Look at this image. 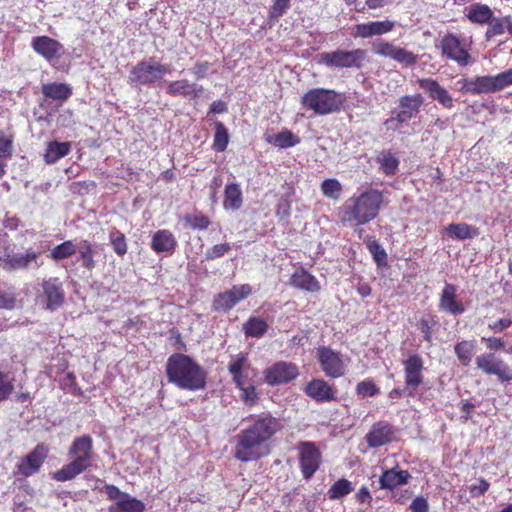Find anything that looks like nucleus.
Instances as JSON below:
<instances>
[{
	"label": "nucleus",
	"instance_id": "1",
	"mask_svg": "<svg viewBox=\"0 0 512 512\" xmlns=\"http://www.w3.org/2000/svg\"><path fill=\"white\" fill-rule=\"evenodd\" d=\"M281 429V422L270 413L251 418V424L235 437L234 457L241 462H250L267 454V442Z\"/></svg>",
	"mask_w": 512,
	"mask_h": 512
},
{
	"label": "nucleus",
	"instance_id": "2",
	"mask_svg": "<svg viewBox=\"0 0 512 512\" xmlns=\"http://www.w3.org/2000/svg\"><path fill=\"white\" fill-rule=\"evenodd\" d=\"M382 203V192L372 188L350 197L339 209L340 222L351 227L367 224L377 217Z\"/></svg>",
	"mask_w": 512,
	"mask_h": 512
},
{
	"label": "nucleus",
	"instance_id": "3",
	"mask_svg": "<svg viewBox=\"0 0 512 512\" xmlns=\"http://www.w3.org/2000/svg\"><path fill=\"white\" fill-rule=\"evenodd\" d=\"M166 372L169 382L180 389L197 391L206 386L207 372L185 354L171 355L167 361Z\"/></svg>",
	"mask_w": 512,
	"mask_h": 512
},
{
	"label": "nucleus",
	"instance_id": "4",
	"mask_svg": "<svg viewBox=\"0 0 512 512\" xmlns=\"http://www.w3.org/2000/svg\"><path fill=\"white\" fill-rule=\"evenodd\" d=\"M68 455L73 458L71 462L56 471L53 479L58 482H65L74 479L86 471L92 465L93 439L90 435L76 437L69 450Z\"/></svg>",
	"mask_w": 512,
	"mask_h": 512
},
{
	"label": "nucleus",
	"instance_id": "5",
	"mask_svg": "<svg viewBox=\"0 0 512 512\" xmlns=\"http://www.w3.org/2000/svg\"><path fill=\"white\" fill-rule=\"evenodd\" d=\"M169 72V65L162 64L151 57L139 61L130 68L127 82L132 87H156L162 83L165 75Z\"/></svg>",
	"mask_w": 512,
	"mask_h": 512
},
{
	"label": "nucleus",
	"instance_id": "6",
	"mask_svg": "<svg viewBox=\"0 0 512 512\" xmlns=\"http://www.w3.org/2000/svg\"><path fill=\"white\" fill-rule=\"evenodd\" d=\"M344 100V96L335 90L313 88L301 97V104L317 115H328L339 111Z\"/></svg>",
	"mask_w": 512,
	"mask_h": 512
},
{
	"label": "nucleus",
	"instance_id": "7",
	"mask_svg": "<svg viewBox=\"0 0 512 512\" xmlns=\"http://www.w3.org/2000/svg\"><path fill=\"white\" fill-rule=\"evenodd\" d=\"M105 493L113 501L108 507V512H144L145 504L137 498L122 492L114 485H106Z\"/></svg>",
	"mask_w": 512,
	"mask_h": 512
},
{
	"label": "nucleus",
	"instance_id": "8",
	"mask_svg": "<svg viewBox=\"0 0 512 512\" xmlns=\"http://www.w3.org/2000/svg\"><path fill=\"white\" fill-rule=\"evenodd\" d=\"M365 57L366 53L361 49L352 51L337 50L334 52L322 53L320 55V62L328 67L360 68Z\"/></svg>",
	"mask_w": 512,
	"mask_h": 512
},
{
	"label": "nucleus",
	"instance_id": "9",
	"mask_svg": "<svg viewBox=\"0 0 512 512\" xmlns=\"http://www.w3.org/2000/svg\"><path fill=\"white\" fill-rule=\"evenodd\" d=\"M403 366L407 396L413 397L423 383L424 361L418 354H413L403 361Z\"/></svg>",
	"mask_w": 512,
	"mask_h": 512
},
{
	"label": "nucleus",
	"instance_id": "10",
	"mask_svg": "<svg viewBox=\"0 0 512 512\" xmlns=\"http://www.w3.org/2000/svg\"><path fill=\"white\" fill-rule=\"evenodd\" d=\"M476 366L487 375H496L502 382L512 381V369L494 354H482L476 358Z\"/></svg>",
	"mask_w": 512,
	"mask_h": 512
},
{
	"label": "nucleus",
	"instance_id": "11",
	"mask_svg": "<svg viewBox=\"0 0 512 512\" xmlns=\"http://www.w3.org/2000/svg\"><path fill=\"white\" fill-rule=\"evenodd\" d=\"M371 49L376 55L391 58L406 66L414 65L417 62V56L414 53L383 40L373 41Z\"/></svg>",
	"mask_w": 512,
	"mask_h": 512
},
{
	"label": "nucleus",
	"instance_id": "12",
	"mask_svg": "<svg viewBox=\"0 0 512 512\" xmlns=\"http://www.w3.org/2000/svg\"><path fill=\"white\" fill-rule=\"evenodd\" d=\"M252 292L248 284L235 285L230 290L219 293L215 296L212 307L215 311H228L232 309L243 299L247 298Z\"/></svg>",
	"mask_w": 512,
	"mask_h": 512
},
{
	"label": "nucleus",
	"instance_id": "13",
	"mask_svg": "<svg viewBox=\"0 0 512 512\" xmlns=\"http://www.w3.org/2000/svg\"><path fill=\"white\" fill-rule=\"evenodd\" d=\"M64 290L62 283L58 278H49L42 283V293L38 295V300L44 304L47 310H56L64 302Z\"/></svg>",
	"mask_w": 512,
	"mask_h": 512
},
{
	"label": "nucleus",
	"instance_id": "14",
	"mask_svg": "<svg viewBox=\"0 0 512 512\" xmlns=\"http://www.w3.org/2000/svg\"><path fill=\"white\" fill-rule=\"evenodd\" d=\"M42 264L41 252L32 249L25 253L8 254L3 261L6 270L38 269Z\"/></svg>",
	"mask_w": 512,
	"mask_h": 512
},
{
	"label": "nucleus",
	"instance_id": "15",
	"mask_svg": "<svg viewBox=\"0 0 512 512\" xmlns=\"http://www.w3.org/2000/svg\"><path fill=\"white\" fill-rule=\"evenodd\" d=\"M299 374L293 363L277 362L264 371L265 382L270 386L281 385L295 379Z\"/></svg>",
	"mask_w": 512,
	"mask_h": 512
},
{
	"label": "nucleus",
	"instance_id": "16",
	"mask_svg": "<svg viewBox=\"0 0 512 512\" xmlns=\"http://www.w3.org/2000/svg\"><path fill=\"white\" fill-rule=\"evenodd\" d=\"M317 358L326 376L339 378L344 375L345 367L339 353L323 346L317 349Z\"/></svg>",
	"mask_w": 512,
	"mask_h": 512
},
{
	"label": "nucleus",
	"instance_id": "17",
	"mask_svg": "<svg viewBox=\"0 0 512 512\" xmlns=\"http://www.w3.org/2000/svg\"><path fill=\"white\" fill-rule=\"evenodd\" d=\"M48 456V447L38 444L28 455L23 457L17 465L18 473L29 477L39 471Z\"/></svg>",
	"mask_w": 512,
	"mask_h": 512
},
{
	"label": "nucleus",
	"instance_id": "18",
	"mask_svg": "<svg viewBox=\"0 0 512 512\" xmlns=\"http://www.w3.org/2000/svg\"><path fill=\"white\" fill-rule=\"evenodd\" d=\"M300 466L304 478H310L319 468L320 452L312 442H302L299 446Z\"/></svg>",
	"mask_w": 512,
	"mask_h": 512
},
{
	"label": "nucleus",
	"instance_id": "19",
	"mask_svg": "<svg viewBox=\"0 0 512 512\" xmlns=\"http://www.w3.org/2000/svg\"><path fill=\"white\" fill-rule=\"evenodd\" d=\"M443 54L448 58L457 61L462 65H466L469 59L468 44L461 41L453 34H447L441 41Z\"/></svg>",
	"mask_w": 512,
	"mask_h": 512
},
{
	"label": "nucleus",
	"instance_id": "20",
	"mask_svg": "<svg viewBox=\"0 0 512 512\" xmlns=\"http://www.w3.org/2000/svg\"><path fill=\"white\" fill-rule=\"evenodd\" d=\"M394 438L395 429L386 421L374 423L371 430L365 436V440L370 448L384 446L393 441Z\"/></svg>",
	"mask_w": 512,
	"mask_h": 512
},
{
	"label": "nucleus",
	"instance_id": "21",
	"mask_svg": "<svg viewBox=\"0 0 512 512\" xmlns=\"http://www.w3.org/2000/svg\"><path fill=\"white\" fill-rule=\"evenodd\" d=\"M249 369L250 363L247 354L240 352L231 356L228 363V371L237 388H242L243 385L247 384Z\"/></svg>",
	"mask_w": 512,
	"mask_h": 512
},
{
	"label": "nucleus",
	"instance_id": "22",
	"mask_svg": "<svg viewBox=\"0 0 512 512\" xmlns=\"http://www.w3.org/2000/svg\"><path fill=\"white\" fill-rule=\"evenodd\" d=\"M419 86L429 97L437 101L444 108L451 109L453 107V98L446 88L441 86L436 80L431 78H423L418 80Z\"/></svg>",
	"mask_w": 512,
	"mask_h": 512
},
{
	"label": "nucleus",
	"instance_id": "23",
	"mask_svg": "<svg viewBox=\"0 0 512 512\" xmlns=\"http://www.w3.org/2000/svg\"><path fill=\"white\" fill-rule=\"evenodd\" d=\"M307 396L316 402L325 403L337 399L336 391L323 379H313L304 388Z\"/></svg>",
	"mask_w": 512,
	"mask_h": 512
},
{
	"label": "nucleus",
	"instance_id": "24",
	"mask_svg": "<svg viewBox=\"0 0 512 512\" xmlns=\"http://www.w3.org/2000/svg\"><path fill=\"white\" fill-rule=\"evenodd\" d=\"M422 104L423 97L420 94L405 95L399 98V108L395 111L407 123L417 116Z\"/></svg>",
	"mask_w": 512,
	"mask_h": 512
},
{
	"label": "nucleus",
	"instance_id": "25",
	"mask_svg": "<svg viewBox=\"0 0 512 512\" xmlns=\"http://www.w3.org/2000/svg\"><path fill=\"white\" fill-rule=\"evenodd\" d=\"M462 89L471 94L493 93L498 91L494 76H478L464 79Z\"/></svg>",
	"mask_w": 512,
	"mask_h": 512
},
{
	"label": "nucleus",
	"instance_id": "26",
	"mask_svg": "<svg viewBox=\"0 0 512 512\" xmlns=\"http://www.w3.org/2000/svg\"><path fill=\"white\" fill-rule=\"evenodd\" d=\"M290 285L296 289L315 293L321 288L319 281L304 268H298L290 278Z\"/></svg>",
	"mask_w": 512,
	"mask_h": 512
},
{
	"label": "nucleus",
	"instance_id": "27",
	"mask_svg": "<svg viewBox=\"0 0 512 512\" xmlns=\"http://www.w3.org/2000/svg\"><path fill=\"white\" fill-rule=\"evenodd\" d=\"M34 50L45 57L47 60L59 58L62 54V45L56 40L41 36L37 37L32 42Z\"/></svg>",
	"mask_w": 512,
	"mask_h": 512
},
{
	"label": "nucleus",
	"instance_id": "28",
	"mask_svg": "<svg viewBox=\"0 0 512 512\" xmlns=\"http://www.w3.org/2000/svg\"><path fill=\"white\" fill-rule=\"evenodd\" d=\"M439 307L452 315H460L465 311L463 304L456 300V287L454 285L446 284L441 293Z\"/></svg>",
	"mask_w": 512,
	"mask_h": 512
},
{
	"label": "nucleus",
	"instance_id": "29",
	"mask_svg": "<svg viewBox=\"0 0 512 512\" xmlns=\"http://www.w3.org/2000/svg\"><path fill=\"white\" fill-rule=\"evenodd\" d=\"M166 92L171 96H189L198 98L203 93V87L195 83H190L188 80L182 79L170 82L167 86Z\"/></svg>",
	"mask_w": 512,
	"mask_h": 512
},
{
	"label": "nucleus",
	"instance_id": "30",
	"mask_svg": "<svg viewBox=\"0 0 512 512\" xmlns=\"http://www.w3.org/2000/svg\"><path fill=\"white\" fill-rule=\"evenodd\" d=\"M176 245L177 241L169 230H158L152 237L151 248L156 253L170 255L174 252Z\"/></svg>",
	"mask_w": 512,
	"mask_h": 512
},
{
	"label": "nucleus",
	"instance_id": "31",
	"mask_svg": "<svg viewBox=\"0 0 512 512\" xmlns=\"http://www.w3.org/2000/svg\"><path fill=\"white\" fill-rule=\"evenodd\" d=\"M410 477V474L406 470H386L380 476V488L393 490L400 485L406 484Z\"/></svg>",
	"mask_w": 512,
	"mask_h": 512
},
{
	"label": "nucleus",
	"instance_id": "32",
	"mask_svg": "<svg viewBox=\"0 0 512 512\" xmlns=\"http://www.w3.org/2000/svg\"><path fill=\"white\" fill-rule=\"evenodd\" d=\"M98 245H92L87 240H81L77 243L76 252L79 254V261H81V265L88 269L92 270L95 267L94 257L98 253Z\"/></svg>",
	"mask_w": 512,
	"mask_h": 512
},
{
	"label": "nucleus",
	"instance_id": "33",
	"mask_svg": "<svg viewBox=\"0 0 512 512\" xmlns=\"http://www.w3.org/2000/svg\"><path fill=\"white\" fill-rule=\"evenodd\" d=\"M446 233L453 239L467 240L479 235V228L467 223H452L445 228Z\"/></svg>",
	"mask_w": 512,
	"mask_h": 512
},
{
	"label": "nucleus",
	"instance_id": "34",
	"mask_svg": "<svg viewBox=\"0 0 512 512\" xmlns=\"http://www.w3.org/2000/svg\"><path fill=\"white\" fill-rule=\"evenodd\" d=\"M71 151L70 142L51 141L47 144L44 160L47 164H54Z\"/></svg>",
	"mask_w": 512,
	"mask_h": 512
},
{
	"label": "nucleus",
	"instance_id": "35",
	"mask_svg": "<svg viewBox=\"0 0 512 512\" xmlns=\"http://www.w3.org/2000/svg\"><path fill=\"white\" fill-rule=\"evenodd\" d=\"M468 20L476 24H488L493 16V11L486 4H472L465 14Z\"/></svg>",
	"mask_w": 512,
	"mask_h": 512
},
{
	"label": "nucleus",
	"instance_id": "36",
	"mask_svg": "<svg viewBox=\"0 0 512 512\" xmlns=\"http://www.w3.org/2000/svg\"><path fill=\"white\" fill-rule=\"evenodd\" d=\"M42 93L46 98L64 101L72 95V89L64 83H47L42 85Z\"/></svg>",
	"mask_w": 512,
	"mask_h": 512
},
{
	"label": "nucleus",
	"instance_id": "37",
	"mask_svg": "<svg viewBox=\"0 0 512 512\" xmlns=\"http://www.w3.org/2000/svg\"><path fill=\"white\" fill-rule=\"evenodd\" d=\"M243 203L242 191L238 184L231 183L225 187L224 208L238 210Z\"/></svg>",
	"mask_w": 512,
	"mask_h": 512
},
{
	"label": "nucleus",
	"instance_id": "38",
	"mask_svg": "<svg viewBox=\"0 0 512 512\" xmlns=\"http://www.w3.org/2000/svg\"><path fill=\"white\" fill-rule=\"evenodd\" d=\"M268 330V325L260 317H250L243 325L246 337L261 338Z\"/></svg>",
	"mask_w": 512,
	"mask_h": 512
},
{
	"label": "nucleus",
	"instance_id": "39",
	"mask_svg": "<svg viewBox=\"0 0 512 512\" xmlns=\"http://www.w3.org/2000/svg\"><path fill=\"white\" fill-rule=\"evenodd\" d=\"M476 348L475 341L462 340L454 346L457 359L463 366H468Z\"/></svg>",
	"mask_w": 512,
	"mask_h": 512
},
{
	"label": "nucleus",
	"instance_id": "40",
	"mask_svg": "<svg viewBox=\"0 0 512 512\" xmlns=\"http://www.w3.org/2000/svg\"><path fill=\"white\" fill-rule=\"evenodd\" d=\"M266 140L267 142L284 149L293 147L300 142V139L289 130H283L275 136H269Z\"/></svg>",
	"mask_w": 512,
	"mask_h": 512
},
{
	"label": "nucleus",
	"instance_id": "41",
	"mask_svg": "<svg viewBox=\"0 0 512 512\" xmlns=\"http://www.w3.org/2000/svg\"><path fill=\"white\" fill-rule=\"evenodd\" d=\"M380 169L385 175H394L398 170L399 159L391 151H383L378 157Z\"/></svg>",
	"mask_w": 512,
	"mask_h": 512
},
{
	"label": "nucleus",
	"instance_id": "42",
	"mask_svg": "<svg viewBox=\"0 0 512 512\" xmlns=\"http://www.w3.org/2000/svg\"><path fill=\"white\" fill-rule=\"evenodd\" d=\"M353 491L352 483L347 479L336 481L328 490V497L331 500L341 499Z\"/></svg>",
	"mask_w": 512,
	"mask_h": 512
},
{
	"label": "nucleus",
	"instance_id": "43",
	"mask_svg": "<svg viewBox=\"0 0 512 512\" xmlns=\"http://www.w3.org/2000/svg\"><path fill=\"white\" fill-rule=\"evenodd\" d=\"M76 248L77 244H74L71 240L65 241L51 250L50 257L55 261L69 258L76 252Z\"/></svg>",
	"mask_w": 512,
	"mask_h": 512
},
{
	"label": "nucleus",
	"instance_id": "44",
	"mask_svg": "<svg viewBox=\"0 0 512 512\" xmlns=\"http://www.w3.org/2000/svg\"><path fill=\"white\" fill-rule=\"evenodd\" d=\"M394 28V22L389 20L373 21L357 26L356 32H390Z\"/></svg>",
	"mask_w": 512,
	"mask_h": 512
},
{
	"label": "nucleus",
	"instance_id": "45",
	"mask_svg": "<svg viewBox=\"0 0 512 512\" xmlns=\"http://www.w3.org/2000/svg\"><path fill=\"white\" fill-rule=\"evenodd\" d=\"M216 131L214 135L213 146L216 151L223 152L229 143L228 130L221 122H216Z\"/></svg>",
	"mask_w": 512,
	"mask_h": 512
},
{
	"label": "nucleus",
	"instance_id": "46",
	"mask_svg": "<svg viewBox=\"0 0 512 512\" xmlns=\"http://www.w3.org/2000/svg\"><path fill=\"white\" fill-rule=\"evenodd\" d=\"M109 240L115 253L123 256L127 252V243L123 233L118 230L112 229L109 233Z\"/></svg>",
	"mask_w": 512,
	"mask_h": 512
},
{
	"label": "nucleus",
	"instance_id": "47",
	"mask_svg": "<svg viewBox=\"0 0 512 512\" xmlns=\"http://www.w3.org/2000/svg\"><path fill=\"white\" fill-rule=\"evenodd\" d=\"M322 193L331 199H339L342 192V185L337 179H327L321 184Z\"/></svg>",
	"mask_w": 512,
	"mask_h": 512
},
{
	"label": "nucleus",
	"instance_id": "48",
	"mask_svg": "<svg viewBox=\"0 0 512 512\" xmlns=\"http://www.w3.org/2000/svg\"><path fill=\"white\" fill-rule=\"evenodd\" d=\"M185 220L188 223V225L195 230H205L210 225L209 218L203 215L202 213L198 212L187 215Z\"/></svg>",
	"mask_w": 512,
	"mask_h": 512
},
{
	"label": "nucleus",
	"instance_id": "49",
	"mask_svg": "<svg viewBox=\"0 0 512 512\" xmlns=\"http://www.w3.org/2000/svg\"><path fill=\"white\" fill-rule=\"evenodd\" d=\"M491 28L492 32H504V30H507L508 32H512V18L510 16L505 17H494L492 16V19L488 23Z\"/></svg>",
	"mask_w": 512,
	"mask_h": 512
},
{
	"label": "nucleus",
	"instance_id": "50",
	"mask_svg": "<svg viewBox=\"0 0 512 512\" xmlns=\"http://www.w3.org/2000/svg\"><path fill=\"white\" fill-rule=\"evenodd\" d=\"M356 393L361 397H373L379 394V388L371 380H364L357 384Z\"/></svg>",
	"mask_w": 512,
	"mask_h": 512
},
{
	"label": "nucleus",
	"instance_id": "51",
	"mask_svg": "<svg viewBox=\"0 0 512 512\" xmlns=\"http://www.w3.org/2000/svg\"><path fill=\"white\" fill-rule=\"evenodd\" d=\"M369 252L372 254L375 262L378 266H381L387 261V254L382 246L375 240L370 241L367 244Z\"/></svg>",
	"mask_w": 512,
	"mask_h": 512
},
{
	"label": "nucleus",
	"instance_id": "52",
	"mask_svg": "<svg viewBox=\"0 0 512 512\" xmlns=\"http://www.w3.org/2000/svg\"><path fill=\"white\" fill-rule=\"evenodd\" d=\"M14 390L13 379L7 374L0 372V402L9 398Z\"/></svg>",
	"mask_w": 512,
	"mask_h": 512
},
{
	"label": "nucleus",
	"instance_id": "53",
	"mask_svg": "<svg viewBox=\"0 0 512 512\" xmlns=\"http://www.w3.org/2000/svg\"><path fill=\"white\" fill-rule=\"evenodd\" d=\"M231 249L228 243L216 244L212 248L208 249L205 253V259L210 261L216 258H220L227 254Z\"/></svg>",
	"mask_w": 512,
	"mask_h": 512
},
{
	"label": "nucleus",
	"instance_id": "54",
	"mask_svg": "<svg viewBox=\"0 0 512 512\" xmlns=\"http://www.w3.org/2000/svg\"><path fill=\"white\" fill-rule=\"evenodd\" d=\"M290 2L291 0H274L269 11L270 18L278 20L290 7Z\"/></svg>",
	"mask_w": 512,
	"mask_h": 512
},
{
	"label": "nucleus",
	"instance_id": "55",
	"mask_svg": "<svg viewBox=\"0 0 512 512\" xmlns=\"http://www.w3.org/2000/svg\"><path fill=\"white\" fill-rule=\"evenodd\" d=\"M241 390V399L245 402V404L252 406L256 403L258 396L256 389L253 385H243Z\"/></svg>",
	"mask_w": 512,
	"mask_h": 512
},
{
	"label": "nucleus",
	"instance_id": "56",
	"mask_svg": "<svg viewBox=\"0 0 512 512\" xmlns=\"http://www.w3.org/2000/svg\"><path fill=\"white\" fill-rule=\"evenodd\" d=\"M291 212V201L288 196L282 197L276 207V215L280 219H287Z\"/></svg>",
	"mask_w": 512,
	"mask_h": 512
},
{
	"label": "nucleus",
	"instance_id": "57",
	"mask_svg": "<svg viewBox=\"0 0 512 512\" xmlns=\"http://www.w3.org/2000/svg\"><path fill=\"white\" fill-rule=\"evenodd\" d=\"M405 123L406 122L404 121V119L400 118L399 114L396 113V111H392L391 117L387 118L384 121V126L386 127L387 130L399 131Z\"/></svg>",
	"mask_w": 512,
	"mask_h": 512
},
{
	"label": "nucleus",
	"instance_id": "58",
	"mask_svg": "<svg viewBox=\"0 0 512 512\" xmlns=\"http://www.w3.org/2000/svg\"><path fill=\"white\" fill-rule=\"evenodd\" d=\"M13 145L12 140L0 131V158L7 159L12 155Z\"/></svg>",
	"mask_w": 512,
	"mask_h": 512
},
{
	"label": "nucleus",
	"instance_id": "59",
	"mask_svg": "<svg viewBox=\"0 0 512 512\" xmlns=\"http://www.w3.org/2000/svg\"><path fill=\"white\" fill-rule=\"evenodd\" d=\"M495 77L498 91L512 85V68L497 74Z\"/></svg>",
	"mask_w": 512,
	"mask_h": 512
},
{
	"label": "nucleus",
	"instance_id": "60",
	"mask_svg": "<svg viewBox=\"0 0 512 512\" xmlns=\"http://www.w3.org/2000/svg\"><path fill=\"white\" fill-rule=\"evenodd\" d=\"M411 512H428L429 505L424 497H416L409 506Z\"/></svg>",
	"mask_w": 512,
	"mask_h": 512
},
{
	"label": "nucleus",
	"instance_id": "61",
	"mask_svg": "<svg viewBox=\"0 0 512 512\" xmlns=\"http://www.w3.org/2000/svg\"><path fill=\"white\" fill-rule=\"evenodd\" d=\"M488 489L489 483L484 479H480L478 483L471 485L470 493L473 497H479L483 495Z\"/></svg>",
	"mask_w": 512,
	"mask_h": 512
},
{
	"label": "nucleus",
	"instance_id": "62",
	"mask_svg": "<svg viewBox=\"0 0 512 512\" xmlns=\"http://www.w3.org/2000/svg\"><path fill=\"white\" fill-rule=\"evenodd\" d=\"M209 68L210 64L208 62H200L196 63L191 71L197 79H201L207 75Z\"/></svg>",
	"mask_w": 512,
	"mask_h": 512
},
{
	"label": "nucleus",
	"instance_id": "63",
	"mask_svg": "<svg viewBox=\"0 0 512 512\" xmlns=\"http://www.w3.org/2000/svg\"><path fill=\"white\" fill-rule=\"evenodd\" d=\"M15 306L14 297L6 292H0V308L13 309Z\"/></svg>",
	"mask_w": 512,
	"mask_h": 512
},
{
	"label": "nucleus",
	"instance_id": "64",
	"mask_svg": "<svg viewBox=\"0 0 512 512\" xmlns=\"http://www.w3.org/2000/svg\"><path fill=\"white\" fill-rule=\"evenodd\" d=\"M512 324V320L509 318L499 319L491 324H489V328L495 332H502L503 330L509 328Z\"/></svg>",
	"mask_w": 512,
	"mask_h": 512
}]
</instances>
